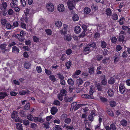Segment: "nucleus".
I'll return each instance as SVG.
<instances>
[{
    "instance_id": "obj_1",
    "label": "nucleus",
    "mask_w": 130,
    "mask_h": 130,
    "mask_svg": "<svg viewBox=\"0 0 130 130\" xmlns=\"http://www.w3.org/2000/svg\"><path fill=\"white\" fill-rule=\"evenodd\" d=\"M68 6L70 10H72L75 8V2L73 0H69L67 2Z\"/></svg>"
},
{
    "instance_id": "obj_2",
    "label": "nucleus",
    "mask_w": 130,
    "mask_h": 130,
    "mask_svg": "<svg viewBox=\"0 0 130 130\" xmlns=\"http://www.w3.org/2000/svg\"><path fill=\"white\" fill-rule=\"evenodd\" d=\"M46 8L47 10L50 11L52 12L54 10V6L51 3L47 4Z\"/></svg>"
},
{
    "instance_id": "obj_3",
    "label": "nucleus",
    "mask_w": 130,
    "mask_h": 130,
    "mask_svg": "<svg viewBox=\"0 0 130 130\" xmlns=\"http://www.w3.org/2000/svg\"><path fill=\"white\" fill-rule=\"evenodd\" d=\"M34 122L35 123L39 122L42 123L44 122V120L42 118H39L38 117H34L33 118Z\"/></svg>"
},
{
    "instance_id": "obj_4",
    "label": "nucleus",
    "mask_w": 130,
    "mask_h": 130,
    "mask_svg": "<svg viewBox=\"0 0 130 130\" xmlns=\"http://www.w3.org/2000/svg\"><path fill=\"white\" fill-rule=\"evenodd\" d=\"M125 36L123 35H121V34H119L118 40L119 42H122L123 43H125L126 42L125 40H124Z\"/></svg>"
},
{
    "instance_id": "obj_5",
    "label": "nucleus",
    "mask_w": 130,
    "mask_h": 130,
    "mask_svg": "<svg viewBox=\"0 0 130 130\" xmlns=\"http://www.w3.org/2000/svg\"><path fill=\"white\" fill-rule=\"evenodd\" d=\"M119 90L121 94L124 93L125 91V88L124 85L123 84L120 85L119 86Z\"/></svg>"
},
{
    "instance_id": "obj_6",
    "label": "nucleus",
    "mask_w": 130,
    "mask_h": 130,
    "mask_svg": "<svg viewBox=\"0 0 130 130\" xmlns=\"http://www.w3.org/2000/svg\"><path fill=\"white\" fill-rule=\"evenodd\" d=\"M7 46V44H2L0 45V48L2 50V52L5 53V51H7V49H6V47Z\"/></svg>"
},
{
    "instance_id": "obj_7",
    "label": "nucleus",
    "mask_w": 130,
    "mask_h": 130,
    "mask_svg": "<svg viewBox=\"0 0 130 130\" xmlns=\"http://www.w3.org/2000/svg\"><path fill=\"white\" fill-rule=\"evenodd\" d=\"M58 110L57 107L53 106L51 109V114L53 115H54L58 112Z\"/></svg>"
},
{
    "instance_id": "obj_8",
    "label": "nucleus",
    "mask_w": 130,
    "mask_h": 130,
    "mask_svg": "<svg viewBox=\"0 0 130 130\" xmlns=\"http://www.w3.org/2000/svg\"><path fill=\"white\" fill-rule=\"evenodd\" d=\"M26 111L25 109L20 110V114L22 117H26L27 114Z\"/></svg>"
},
{
    "instance_id": "obj_9",
    "label": "nucleus",
    "mask_w": 130,
    "mask_h": 130,
    "mask_svg": "<svg viewBox=\"0 0 130 130\" xmlns=\"http://www.w3.org/2000/svg\"><path fill=\"white\" fill-rule=\"evenodd\" d=\"M58 10L60 12H62L64 10V5L62 4H59L58 6Z\"/></svg>"
},
{
    "instance_id": "obj_10",
    "label": "nucleus",
    "mask_w": 130,
    "mask_h": 130,
    "mask_svg": "<svg viewBox=\"0 0 130 130\" xmlns=\"http://www.w3.org/2000/svg\"><path fill=\"white\" fill-rule=\"evenodd\" d=\"M81 31V28L80 27L77 26L75 27L74 28V31L76 34H78L80 33Z\"/></svg>"
},
{
    "instance_id": "obj_11",
    "label": "nucleus",
    "mask_w": 130,
    "mask_h": 130,
    "mask_svg": "<svg viewBox=\"0 0 130 130\" xmlns=\"http://www.w3.org/2000/svg\"><path fill=\"white\" fill-rule=\"evenodd\" d=\"M8 96V95L5 92H0V99H4L6 96Z\"/></svg>"
},
{
    "instance_id": "obj_12",
    "label": "nucleus",
    "mask_w": 130,
    "mask_h": 130,
    "mask_svg": "<svg viewBox=\"0 0 130 130\" xmlns=\"http://www.w3.org/2000/svg\"><path fill=\"white\" fill-rule=\"evenodd\" d=\"M18 115V113L16 111H13L11 114V118L14 119L17 117Z\"/></svg>"
},
{
    "instance_id": "obj_13",
    "label": "nucleus",
    "mask_w": 130,
    "mask_h": 130,
    "mask_svg": "<svg viewBox=\"0 0 130 130\" xmlns=\"http://www.w3.org/2000/svg\"><path fill=\"white\" fill-rule=\"evenodd\" d=\"M30 91L28 90H22L20 91L19 94L20 95H23L25 94H28L29 93Z\"/></svg>"
},
{
    "instance_id": "obj_14",
    "label": "nucleus",
    "mask_w": 130,
    "mask_h": 130,
    "mask_svg": "<svg viewBox=\"0 0 130 130\" xmlns=\"http://www.w3.org/2000/svg\"><path fill=\"white\" fill-rule=\"evenodd\" d=\"M7 7V3L3 2L2 4L0 6V9L2 10L3 8L5 10Z\"/></svg>"
},
{
    "instance_id": "obj_15",
    "label": "nucleus",
    "mask_w": 130,
    "mask_h": 130,
    "mask_svg": "<svg viewBox=\"0 0 130 130\" xmlns=\"http://www.w3.org/2000/svg\"><path fill=\"white\" fill-rule=\"evenodd\" d=\"M12 52L15 53H18L19 52V49L16 46H13L12 47Z\"/></svg>"
},
{
    "instance_id": "obj_16",
    "label": "nucleus",
    "mask_w": 130,
    "mask_h": 130,
    "mask_svg": "<svg viewBox=\"0 0 130 130\" xmlns=\"http://www.w3.org/2000/svg\"><path fill=\"white\" fill-rule=\"evenodd\" d=\"M107 93L109 96L111 97L114 95V91L112 89H109L108 90Z\"/></svg>"
},
{
    "instance_id": "obj_17",
    "label": "nucleus",
    "mask_w": 130,
    "mask_h": 130,
    "mask_svg": "<svg viewBox=\"0 0 130 130\" xmlns=\"http://www.w3.org/2000/svg\"><path fill=\"white\" fill-rule=\"evenodd\" d=\"M50 123L49 122L46 121L42 124V126L46 129L48 128L50 126Z\"/></svg>"
},
{
    "instance_id": "obj_18",
    "label": "nucleus",
    "mask_w": 130,
    "mask_h": 130,
    "mask_svg": "<svg viewBox=\"0 0 130 130\" xmlns=\"http://www.w3.org/2000/svg\"><path fill=\"white\" fill-rule=\"evenodd\" d=\"M64 100L66 102L71 103L72 102L73 98L71 97L69 98L68 97L66 96L64 98Z\"/></svg>"
},
{
    "instance_id": "obj_19",
    "label": "nucleus",
    "mask_w": 130,
    "mask_h": 130,
    "mask_svg": "<svg viewBox=\"0 0 130 130\" xmlns=\"http://www.w3.org/2000/svg\"><path fill=\"white\" fill-rule=\"evenodd\" d=\"M18 0H12V2L10 3V6L11 7H13L14 5H18Z\"/></svg>"
},
{
    "instance_id": "obj_20",
    "label": "nucleus",
    "mask_w": 130,
    "mask_h": 130,
    "mask_svg": "<svg viewBox=\"0 0 130 130\" xmlns=\"http://www.w3.org/2000/svg\"><path fill=\"white\" fill-rule=\"evenodd\" d=\"M95 92V90L94 87L91 85L90 87V90L89 92V94L90 95H92L94 92Z\"/></svg>"
},
{
    "instance_id": "obj_21",
    "label": "nucleus",
    "mask_w": 130,
    "mask_h": 130,
    "mask_svg": "<svg viewBox=\"0 0 130 130\" xmlns=\"http://www.w3.org/2000/svg\"><path fill=\"white\" fill-rule=\"evenodd\" d=\"M100 42L101 47L103 48H106L107 46L106 43L104 41L102 40H101Z\"/></svg>"
},
{
    "instance_id": "obj_22",
    "label": "nucleus",
    "mask_w": 130,
    "mask_h": 130,
    "mask_svg": "<svg viewBox=\"0 0 130 130\" xmlns=\"http://www.w3.org/2000/svg\"><path fill=\"white\" fill-rule=\"evenodd\" d=\"M64 39L68 41H70L72 39L71 35L68 34L64 36Z\"/></svg>"
},
{
    "instance_id": "obj_23",
    "label": "nucleus",
    "mask_w": 130,
    "mask_h": 130,
    "mask_svg": "<svg viewBox=\"0 0 130 130\" xmlns=\"http://www.w3.org/2000/svg\"><path fill=\"white\" fill-rule=\"evenodd\" d=\"M120 123L123 126H125L127 125V122L125 120L123 119L120 121Z\"/></svg>"
},
{
    "instance_id": "obj_24",
    "label": "nucleus",
    "mask_w": 130,
    "mask_h": 130,
    "mask_svg": "<svg viewBox=\"0 0 130 130\" xmlns=\"http://www.w3.org/2000/svg\"><path fill=\"white\" fill-rule=\"evenodd\" d=\"M72 19L74 21H77L79 19V16L77 14H74L73 15Z\"/></svg>"
},
{
    "instance_id": "obj_25",
    "label": "nucleus",
    "mask_w": 130,
    "mask_h": 130,
    "mask_svg": "<svg viewBox=\"0 0 130 130\" xmlns=\"http://www.w3.org/2000/svg\"><path fill=\"white\" fill-rule=\"evenodd\" d=\"M29 15H25L24 14L22 16L23 19V20L26 23H27L28 21V18Z\"/></svg>"
},
{
    "instance_id": "obj_26",
    "label": "nucleus",
    "mask_w": 130,
    "mask_h": 130,
    "mask_svg": "<svg viewBox=\"0 0 130 130\" xmlns=\"http://www.w3.org/2000/svg\"><path fill=\"white\" fill-rule=\"evenodd\" d=\"M30 64L28 62H25L24 64V67L26 69H29L30 67Z\"/></svg>"
},
{
    "instance_id": "obj_27",
    "label": "nucleus",
    "mask_w": 130,
    "mask_h": 130,
    "mask_svg": "<svg viewBox=\"0 0 130 130\" xmlns=\"http://www.w3.org/2000/svg\"><path fill=\"white\" fill-rule=\"evenodd\" d=\"M91 11L90 9L88 7H85L84 9V12L86 14H88Z\"/></svg>"
},
{
    "instance_id": "obj_28",
    "label": "nucleus",
    "mask_w": 130,
    "mask_h": 130,
    "mask_svg": "<svg viewBox=\"0 0 130 130\" xmlns=\"http://www.w3.org/2000/svg\"><path fill=\"white\" fill-rule=\"evenodd\" d=\"M106 13L109 16L111 15V11L110 8H107L106 10Z\"/></svg>"
},
{
    "instance_id": "obj_29",
    "label": "nucleus",
    "mask_w": 130,
    "mask_h": 130,
    "mask_svg": "<svg viewBox=\"0 0 130 130\" xmlns=\"http://www.w3.org/2000/svg\"><path fill=\"white\" fill-rule=\"evenodd\" d=\"M16 127L19 130H23L22 124L21 123H17L16 124Z\"/></svg>"
},
{
    "instance_id": "obj_30",
    "label": "nucleus",
    "mask_w": 130,
    "mask_h": 130,
    "mask_svg": "<svg viewBox=\"0 0 130 130\" xmlns=\"http://www.w3.org/2000/svg\"><path fill=\"white\" fill-rule=\"evenodd\" d=\"M118 16L117 14L116 13H113L111 15V18L113 20L115 21L117 20L118 18Z\"/></svg>"
},
{
    "instance_id": "obj_31",
    "label": "nucleus",
    "mask_w": 130,
    "mask_h": 130,
    "mask_svg": "<svg viewBox=\"0 0 130 130\" xmlns=\"http://www.w3.org/2000/svg\"><path fill=\"white\" fill-rule=\"evenodd\" d=\"M115 58L114 59V63H116L119 61V57L118 55L115 54L114 57Z\"/></svg>"
},
{
    "instance_id": "obj_32",
    "label": "nucleus",
    "mask_w": 130,
    "mask_h": 130,
    "mask_svg": "<svg viewBox=\"0 0 130 130\" xmlns=\"http://www.w3.org/2000/svg\"><path fill=\"white\" fill-rule=\"evenodd\" d=\"M65 127L67 129H70V130H73L74 128L73 127V126L72 125L71 126H68L67 124H64V125L63 127Z\"/></svg>"
},
{
    "instance_id": "obj_33",
    "label": "nucleus",
    "mask_w": 130,
    "mask_h": 130,
    "mask_svg": "<svg viewBox=\"0 0 130 130\" xmlns=\"http://www.w3.org/2000/svg\"><path fill=\"white\" fill-rule=\"evenodd\" d=\"M55 24L57 27H61L62 25V23L61 22L59 21H58L56 22Z\"/></svg>"
},
{
    "instance_id": "obj_34",
    "label": "nucleus",
    "mask_w": 130,
    "mask_h": 130,
    "mask_svg": "<svg viewBox=\"0 0 130 130\" xmlns=\"http://www.w3.org/2000/svg\"><path fill=\"white\" fill-rule=\"evenodd\" d=\"M60 94L63 96H66L67 94V91L66 90L62 89L61 90Z\"/></svg>"
},
{
    "instance_id": "obj_35",
    "label": "nucleus",
    "mask_w": 130,
    "mask_h": 130,
    "mask_svg": "<svg viewBox=\"0 0 130 130\" xmlns=\"http://www.w3.org/2000/svg\"><path fill=\"white\" fill-rule=\"evenodd\" d=\"M7 29H13L14 28L9 23H7L5 25Z\"/></svg>"
},
{
    "instance_id": "obj_36",
    "label": "nucleus",
    "mask_w": 130,
    "mask_h": 130,
    "mask_svg": "<svg viewBox=\"0 0 130 130\" xmlns=\"http://www.w3.org/2000/svg\"><path fill=\"white\" fill-rule=\"evenodd\" d=\"M57 75L59 79L61 80L60 81L64 79V78L62 74H61L60 73H58Z\"/></svg>"
},
{
    "instance_id": "obj_37",
    "label": "nucleus",
    "mask_w": 130,
    "mask_h": 130,
    "mask_svg": "<svg viewBox=\"0 0 130 130\" xmlns=\"http://www.w3.org/2000/svg\"><path fill=\"white\" fill-rule=\"evenodd\" d=\"M111 42L114 44H116L117 41V39L116 37H113L111 38Z\"/></svg>"
},
{
    "instance_id": "obj_38",
    "label": "nucleus",
    "mask_w": 130,
    "mask_h": 130,
    "mask_svg": "<svg viewBox=\"0 0 130 130\" xmlns=\"http://www.w3.org/2000/svg\"><path fill=\"white\" fill-rule=\"evenodd\" d=\"M45 32H46L47 35L49 36L51 35L52 34L51 30L49 29H45Z\"/></svg>"
},
{
    "instance_id": "obj_39",
    "label": "nucleus",
    "mask_w": 130,
    "mask_h": 130,
    "mask_svg": "<svg viewBox=\"0 0 130 130\" xmlns=\"http://www.w3.org/2000/svg\"><path fill=\"white\" fill-rule=\"evenodd\" d=\"M96 86L97 87V88L98 89V91H102L103 88V87H102V85H101V84L99 83L97 85H96Z\"/></svg>"
},
{
    "instance_id": "obj_40",
    "label": "nucleus",
    "mask_w": 130,
    "mask_h": 130,
    "mask_svg": "<svg viewBox=\"0 0 130 130\" xmlns=\"http://www.w3.org/2000/svg\"><path fill=\"white\" fill-rule=\"evenodd\" d=\"M53 104L54 105L58 106H60V102L57 100H55L54 101L53 103Z\"/></svg>"
},
{
    "instance_id": "obj_41",
    "label": "nucleus",
    "mask_w": 130,
    "mask_h": 130,
    "mask_svg": "<svg viewBox=\"0 0 130 130\" xmlns=\"http://www.w3.org/2000/svg\"><path fill=\"white\" fill-rule=\"evenodd\" d=\"M90 49L89 47H84V51L85 52H87V54H88L90 52Z\"/></svg>"
},
{
    "instance_id": "obj_42",
    "label": "nucleus",
    "mask_w": 130,
    "mask_h": 130,
    "mask_svg": "<svg viewBox=\"0 0 130 130\" xmlns=\"http://www.w3.org/2000/svg\"><path fill=\"white\" fill-rule=\"evenodd\" d=\"M71 121V119L70 118H66L64 120V122L66 124H70Z\"/></svg>"
},
{
    "instance_id": "obj_43",
    "label": "nucleus",
    "mask_w": 130,
    "mask_h": 130,
    "mask_svg": "<svg viewBox=\"0 0 130 130\" xmlns=\"http://www.w3.org/2000/svg\"><path fill=\"white\" fill-rule=\"evenodd\" d=\"M91 8L92 10L93 11H95L98 9V6L94 4L92 5L91 6Z\"/></svg>"
},
{
    "instance_id": "obj_44",
    "label": "nucleus",
    "mask_w": 130,
    "mask_h": 130,
    "mask_svg": "<svg viewBox=\"0 0 130 130\" xmlns=\"http://www.w3.org/2000/svg\"><path fill=\"white\" fill-rule=\"evenodd\" d=\"M124 96L125 97L126 100H127L130 99V92L128 93H125L124 94Z\"/></svg>"
},
{
    "instance_id": "obj_45",
    "label": "nucleus",
    "mask_w": 130,
    "mask_h": 130,
    "mask_svg": "<svg viewBox=\"0 0 130 130\" xmlns=\"http://www.w3.org/2000/svg\"><path fill=\"white\" fill-rule=\"evenodd\" d=\"M122 49V47L120 45H117L116 50L117 52H118L121 50Z\"/></svg>"
},
{
    "instance_id": "obj_46",
    "label": "nucleus",
    "mask_w": 130,
    "mask_h": 130,
    "mask_svg": "<svg viewBox=\"0 0 130 130\" xmlns=\"http://www.w3.org/2000/svg\"><path fill=\"white\" fill-rule=\"evenodd\" d=\"M107 113L109 116H111L113 117L114 116L113 112L110 109H109L108 110Z\"/></svg>"
},
{
    "instance_id": "obj_47",
    "label": "nucleus",
    "mask_w": 130,
    "mask_h": 130,
    "mask_svg": "<svg viewBox=\"0 0 130 130\" xmlns=\"http://www.w3.org/2000/svg\"><path fill=\"white\" fill-rule=\"evenodd\" d=\"M27 119L30 121H32L33 120V116L31 114L27 115Z\"/></svg>"
},
{
    "instance_id": "obj_48",
    "label": "nucleus",
    "mask_w": 130,
    "mask_h": 130,
    "mask_svg": "<svg viewBox=\"0 0 130 130\" xmlns=\"http://www.w3.org/2000/svg\"><path fill=\"white\" fill-rule=\"evenodd\" d=\"M96 59L98 61L101 60L103 58V57L102 55H97L96 56Z\"/></svg>"
},
{
    "instance_id": "obj_49",
    "label": "nucleus",
    "mask_w": 130,
    "mask_h": 130,
    "mask_svg": "<svg viewBox=\"0 0 130 130\" xmlns=\"http://www.w3.org/2000/svg\"><path fill=\"white\" fill-rule=\"evenodd\" d=\"M21 5L23 7H25L26 5L25 0H20Z\"/></svg>"
},
{
    "instance_id": "obj_50",
    "label": "nucleus",
    "mask_w": 130,
    "mask_h": 130,
    "mask_svg": "<svg viewBox=\"0 0 130 130\" xmlns=\"http://www.w3.org/2000/svg\"><path fill=\"white\" fill-rule=\"evenodd\" d=\"M23 123L25 125L27 126L29 125V122L27 120H24L23 121Z\"/></svg>"
},
{
    "instance_id": "obj_51",
    "label": "nucleus",
    "mask_w": 130,
    "mask_h": 130,
    "mask_svg": "<svg viewBox=\"0 0 130 130\" xmlns=\"http://www.w3.org/2000/svg\"><path fill=\"white\" fill-rule=\"evenodd\" d=\"M68 115L66 114H63L61 116V118L62 120H65L66 118H67Z\"/></svg>"
},
{
    "instance_id": "obj_52",
    "label": "nucleus",
    "mask_w": 130,
    "mask_h": 130,
    "mask_svg": "<svg viewBox=\"0 0 130 130\" xmlns=\"http://www.w3.org/2000/svg\"><path fill=\"white\" fill-rule=\"evenodd\" d=\"M71 65V63L70 61H68L66 63V66L67 69H69Z\"/></svg>"
},
{
    "instance_id": "obj_53",
    "label": "nucleus",
    "mask_w": 130,
    "mask_h": 130,
    "mask_svg": "<svg viewBox=\"0 0 130 130\" xmlns=\"http://www.w3.org/2000/svg\"><path fill=\"white\" fill-rule=\"evenodd\" d=\"M14 6L13 7H11L12 8H14V10H15V11L17 12H19L20 10V9L18 7H17V5H14Z\"/></svg>"
},
{
    "instance_id": "obj_54",
    "label": "nucleus",
    "mask_w": 130,
    "mask_h": 130,
    "mask_svg": "<svg viewBox=\"0 0 130 130\" xmlns=\"http://www.w3.org/2000/svg\"><path fill=\"white\" fill-rule=\"evenodd\" d=\"M49 78L52 81H55L56 78L53 75H51L49 76Z\"/></svg>"
},
{
    "instance_id": "obj_55",
    "label": "nucleus",
    "mask_w": 130,
    "mask_h": 130,
    "mask_svg": "<svg viewBox=\"0 0 130 130\" xmlns=\"http://www.w3.org/2000/svg\"><path fill=\"white\" fill-rule=\"evenodd\" d=\"M30 103H27L24 107V109L25 110H28L30 108Z\"/></svg>"
},
{
    "instance_id": "obj_56",
    "label": "nucleus",
    "mask_w": 130,
    "mask_h": 130,
    "mask_svg": "<svg viewBox=\"0 0 130 130\" xmlns=\"http://www.w3.org/2000/svg\"><path fill=\"white\" fill-rule=\"evenodd\" d=\"M25 43L26 45L30 46L31 45V42L30 40H29L25 41Z\"/></svg>"
},
{
    "instance_id": "obj_57",
    "label": "nucleus",
    "mask_w": 130,
    "mask_h": 130,
    "mask_svg": "<svg viewBox=\"0 0 130 130\" xmlns=\"http://www.w3.org/2000/svg\"><path fill=\"white\" fill-rule=\"evenodd\" d=\"M111 130H116V128L115 125L113 124H112L109 127Z\"/></svg>"
},
{
    "instance_id": "obj_58",
    "label": "nucleus",
    "mask_w": 130,
    "mask_h": 130,
    "mask_svg": "<svg viewBox=\"0 0 130 130\" xmlns=\"http://www.w3.org/2000/svg\"><path fill=\"white\" fill-rule=\"evenodd\" d=\"M36 70L38 73H41L42 72V69L41 67L39 66H37L36 68Z\"/></svg>"
},
{
    "instance_id": "obj_59",
    "label": "nucleus",
    "mask_w": 130,
    "mask_h": 130,
    "mask_svg": "<svg viewBox=\"0 0 130 130\" xmlns=\"http://www.w3.org/2000/svg\"><path fill=\"white\" fill-rule=\"evenodd\" d=\"M100 100L102 102L104 103L105 102H107V99L102 96L100 97Z\"/></svg>"
},
{
    "instance_id": "obj_60",
    "label": "nucleus",
    "mask_w": 130,
    "mask_h": 130,
    "mask_svg": "<svg viewBox=\"0 0 130 130\" xmlns=\"http://www.w3.org/2000/svg\"><path fill=\"white\" fill-rule=\"evenodd\" d=\"M7 20L5 19H1V22L2 25H5L7 22Z\"/></svg>"
},
{
    "instance_id": "obj_61",
    "label": "nucleus",
    "mask_w": 130,
    "mask_h": 130,
    "mask_svg": "<svg viewBox=\"0 0 130 130\" xmlns=\"http://www.w3.org/2000/svg\"><path fill=\"white\" fill-rule=\"evenodd\" d=\"M89 72L90 74H93L94 72V67H91L89 68Z\"/></svg>"
},
{
    "instance_id": "obj_62",
    "label": "nucleus",
    "mask_w": 130,
    "mask_h": 130,
    "mask_svg": "<svg viewBox=\"0 0 130 130\" xmlns=\"http://www.w3.org/2000/svg\"><path fill=\"white\" fill-rule=\"evenodd\" d=\"M85 32V31H83L82 33L79 36V38H84L86 36Z\"/></svg>"
},
{
    "instance_id": "obj_63",
    "label": "nucleus",
    "mask_w": 130,
    "mask_h": 130,
    "mask_svg": "<svg viewBox=\"0 0 130 130\" xmlns=\"http://www.w3.org/2000/svg\"><path fill=\"white\" fill-rule=\"evenodd\" d=\"M124 18L120 19L119 21V22L120 25H122L124 24Z\"/></svg>"
},
{
    "instance_id": "obj_64",
    "label": "nucleus",
    "mask_w": 130,
    "mask_h": 130,
    "mask_svg": "<svg viewBox=\"0 0 130 130\" xmlns=\"http://www.w3.org/2000/svg\"><path fill=\"white\" fill-rule=\"evenodd\" d=\"M55 130H62L61 126L59 125H56L55 127Z\"/></svg>"
}]
</instances>
